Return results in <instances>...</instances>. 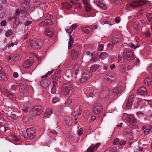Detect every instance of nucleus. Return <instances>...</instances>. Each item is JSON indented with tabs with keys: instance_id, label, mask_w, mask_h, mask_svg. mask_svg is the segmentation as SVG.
Masks as SVG:
<instances>
[{
	"instance_id": "56",
	"label": "nucleus",
	"mask_w": 152,
	"mask_h": 152,
	"mask_svg": "<svg viewBox=\"0 0 152 152\" xmlns=\"http://www.w3.org/2000/svg\"><path fill=\"white\" fill-rule=\"evenodd\" d=\"M127 45L130 48H133L135 47L133 43H129Z\"/></svg>"
},
{
	"instance_id": "38",
	"label": "nucleus",
	"mask_w": 152,
	"mask_h": 152,
	"mask_svg": "<svg viewBox=\"0 0 152 152\" xmlns=\"http://www.w3.org/2000/svg\"><path fill=\"white\" fill-rule=\"evenodd\" d=\"M73 4H77V7L78 8H81V6L80 5L81 3L78 1H72V2Z\"/></svg>"
},
{
	"instance_id": "17",
	"label": "nucleus",
	"mask_w": 152,
	"mask_h": 152,
	"mask_svg": "<svg viewBox=\"0 0 152 152\" xmlns=\"http://www.w3.org/2000/svg\"><path fill=\"white\" fill-rule=\"evenodd\" d=\"M79 52L78 51L75 49H73L71 52L70 55L72 59L75 60L78 57Z\"/></svg>"
},
{
	"instance_id": "63",
	"label": "nucleus",
	"mask_w": 152,
	"mask_h": 152,
	"mask_svg": "<svg viewBox=\"0 0 152 152\" xmlns=\"http://www.w3.org/2000/svg\"><path fill=\"white\" fill-rule=\"evenodd\" d=\"M72 42H71L70 41H69L68 42V48L70 49L72 47Z\"/></svg>"
},
{
	"instance_id": "22",
	"label": "nucleus",
	"mask_w": 152,
	"mask_h": 152,
	"mask_svg": "<svg viewBox=\"0 0 152 152\" xmlns=\"http://www.w3.org/2000/svg\"><path fill=\"white\" fill-rule=\"evenodd\" d=\"M151 82V78L149 77L145 78L144 80V83L145 85H150Z\"/></svg>"
},
{
	"instance_id": "9",
	"label": "nucleus",
	"mask_w": 152,
	"mask_h": 152,
	"mask_svg": "<svg viewBox=\"0 0 152 152\" xmlns=\"http://www.w3.org/2000/svg\"><path fill=\"white\" fill-rule=\"evenodd\" d=\"M26 132L27 138L31 139L34 137L35 131L33 128H29L28 129Z\"/></svg>"
},
{
	"instance_id": "60",
	"label": "nucleus",
	"mask_w": 152,
	"mask_h": 152,
	"mask_svg": "<svg viewBox=\"0 0 152 152\" xmlns=\"http://www.w3.org/2000/svg\"><path fill=\"white\" fill-rule=\"evenodd\" d=\"M126 141H121L119 142V144L120 145H125L126 143Z\"/></svg>"
},
{
	"instance_id": "25",
	"label": "nucleus",
	"mask_w": 152,
	"mask_h": 152,
	"mask_svg": "<svg viewBox=\"0 0 152 152\" xmlns=\"http://www.w3.org/2000/svg\"><path fill=\"white\" fill-rule=\"evenodd\" d=\"M36 42H35L34 40H30L27 42V45L28 47L29 48H32L33 47V44H36Z\"/></svg>"
},
{
	"instance_id": "28",
	"label": "nucleus",
	"mask_w": 152,
	"mask_h": 152,
	"mask_svg": "<svg viewBox=\"0 0 152 152\" xmlns=\"http://www.w3.org/2000/svg\"><path fill=\"white\" fill-rule=\"evenodd\" d=\"M118 42V41H116L115 40V41L114 40V39H112V43H109L108 45V47L110 49H112L114 46V45Z\"/></svg>"
},
{
	"instance_id": "57",
	"label": "nucleus",
	"mask_w": 152,
	"mask_h": 152,
	"mask_svg": "<svg viewBox=\"0 0 152 152\" xmlns=\"http://www.w3.org/2000/svg\"><path fill=\"white\" fill-rule=\"evenodd\" d=\"M83 129L81 128H80L78 131V135L79 136L81 135L83 133Z\"/></svg>"
},
{
	"instance_id": "47",
	"label": "nucleus",
	"mask_w": 152,
	"mask_h": 152,
	"mask_svg": "<svg viewBox=\"0 0 152 152\" xmlns=\"http://www.w3.org/2000/svg\"><path fill=\"white\" fill-rule=\"evenodd\" d=\"M85 7L86 11H89L91 10V6L89 5V4L86 5L85 6Z\"/></svg>"
},
{
	"instance_id": "35",
	"label": "nucleus",
	"mask_w": 152,
	"mask_h": 152,
	"mask_svg": "<svg viewBox=\"0 0 152 152\" xmlns=\"http://www.w3.org/2000/svg\"><path fill=\"white\" fill-rule=\"evenodd\" d=\"M17 18V17L13 16L10 17L9 19V20L11 21L12 22L15 23L16 24V22Z\"/></svg>"
},
{
	"instance_id": "23",
	"label": "nucleus",
	"mask_w": 152,
	"mask_h": 152,
	"mask_svg": "<svg viewBox=\"0 0 152 152\" xmlns=\"http://www.w3.org/2000/svg\"><path fill=\"white\" fill-rule=\"evenodd\" d=\"M62 7L65 9L69 10L72 7V6L69 4L65 2L63 4Z\"/></svg>"
},
{
	"instance_id": "48",
	"label": "nucleus",
	"mask_w": 152,
	"mask_h": 152,
	"mask_svg": "<svg viewBox=\"0 0 152 152\" xmlns=\"http://www.w3.org/2000/svg\"><path fill=\"white\" fill-rule=\"evenodd\" d=\"M51 92L52 94L55 93L56 91V86H53L51 90Z\"/></svg>"
},
{
	"instance_id": "29",
	"label": "nucleus",
	"mask_w": 152,
	"mask_h": 152,
	"mask_svg": "<svg viewBox=\"0 0 152 152\" xmlns=\"http://www.w3.org/2000/svg\"><path fill=\"white\" fill-rule=\"evenodd\" d=\"M99 66L97 65H94L92 66L90 68V70L91 71L94 72L96 71L99 68Z\"/></svg>"
},
{
	"instance_id": "32",
	"label": "nucleus",
	"mask_w": 152,
	"mask_h": 152,
	"mask_svg": "<svg viewBox=\"0 0 152 152\" xmlns=\"http://www.w3.org/2000/svg\"><path fill=\"white\" fill-rule=\"evenodd\" d=\"M80 68V66L78 65H76L75 66L74 68V71L75 72V74L76 75H77L79 73V69Z\"/></svg>"
},
{
	"instance_id": "11",
	"label": "nucleus",
	"mask_w": 152,
	"mask_h": 152,
	"mask_svg": "<svg viewBox=\"0 0 152 152\" xmlns=\"http://www.w3.org/2000/svg\"><path fill=\"white\" fill-rule=\"evenodd\" d=\"M102 109V107L99 104H95L93 107V112L96 114H98L101 113Z\"/></svg>"
},
{
	"instance_id": "31",
	"label": "nucleus",
	"mask_w": 152,
	"mask_h": 152,
	"mask_svg": "<svg viewBox=\"0 0 152 152\" xmlns=\"http://www.w3.org/2000/svg\"><path fill=\"white\" fill-rule=\"evenodd\" d=\"M94 145L93 144H91L88 148L87 152H93L94 150Z\"/></svg>"
},
{
	"instance_id": "44",
	"label": "nucleus",
	"mask_w": 152,
	"mask_h": 152,
	"mask_svg": "<svg viewBox=\"0 0 152 152\" xmlns=\"http://www.w3.org/2000/svg\"><path fill=\"white\" fill-rule=\"evenodd\" d=\"M104 152H115L114 149L112 148H109L107 149Z\"/></svg>"
},
{
	"instance_id": "43",
	"label": "nucleus",
	"mask_w": 152,
	"mask_h": 152,
	"mask_svg": "<svg viewBox=\"0 0 152 152\" xmlns=\"http://www.w3.org/2000/svg\"><path fill=\"white\" fill-rule=\"evenodd\" d=\"M107 55V53L105 52H102L101 53L100 55H99V57L100 58H103L105 57Z\"/></svg>"
},
{
	"instance_id": "24",
	"label": "nucleus",
	"mask_w": 152,
	"mask_h": 152,
	"mask_svg": "<svg viewBox=\"0 0 152 152\" xmlns=\"http://www.w3.org/2000/svg\"><path fill=\"white\" fill-rule=\"evenodd\" d=\"M21 58V57L19 54H15L12 57V59L15 61H17L20 60Z\"/></svg>"
},
{
	"instance_id": "34",
	"label": "nucleus",
	"mask_w": 152,
	"mask_h": 152,
	"mask_svg": "<svg viewBox=\"0 0 152 152\" xmlns=\"http://www.w3.org/2000/svg\"><path fill=\"white\" fill-rule=\"evenodd\" d=\"M79 110L78 112H75V115H80L81 113L82 109V107L81 105H80L79 107Z\"/></svg>"
},
{
	"instance_id": "46",
	"label": "nucleus",
	"mask_w": 152,
	"mask_h": 152,
	"mask_svg": "<svg viewBox=\"0 0 152 152\" xmlns=\"http://www.w3.org/2000/svg\"><path fill=\"white\" fill-rule=\"evenodd\" d=\"M119 142V140L118 139V138H116L115 139L113 140V143L114 145H116Z\"/></svg>"
},
{
	"instance_id": "30",
	"label": "nucleus",
	"mask_w": 152,
	"mask_h": 152,
	"mask_svg": "<svg viewBox=\"0 0 152 152\" xmlns=\"http://www.w3.org/2000/svg\"><path fill=\"white\" fill-rule=\"evenodd\" d=\"M90 28L91 27H85L81 28V29L83 31L88 34L90 32V31L89 29H90Z\"/></svg>"
},
{
	"instance_id": "4",
	"label": "nucleus",
	"mask_w": 152,
	"mask_h": 152,
	"mask_svg": "<svg viewBox=\"0 0 152 152\" xmlns=\"http://www.w3.org/2000/svg\"><path fill=\"white\" fill-rule=\"evenodd\" d=\"M122 57L124 59H126L128 60H132L134 58L132 52L127 50H125L123 52Z\"/></svg>"
},
{
	"instance_id": "14",
	"label": "nucleus",
	"mask_w": 152,
	"mask_h": 152,
	"mask_svg": "<svg viewBox=\"0 0 152 152\" xmlns=\"http://www.w3.org/2000/svg\"><path fill=\"white\" fill-rule=\"evenodd\" d=\"M35 40V42H36V44H33V47L32 48L35 49H39L41 47L42 45V43L41 40L37 39Z\"/></svg>"
},
{
	"instance_id": "58",
	"label": "nucleus",
	"mask_w": 152,
	"mask_h": 152,
	"mask_svg": "<svg viewBox=\"0 0 152 152\" xmlns=\"http://www.w3.org/2000/svg\"><path fill=\"white\" fill-rule=\"evenodd\" d=\"M6 24V22L5 20H3L1 23V25L2 26H4Z\"/></svg>"
},
{
	"instance_id": "53",
	"label": "nucleus",
	"mask_w": 152,
	"mask_h": 152,
	"mask_svg": "<svg viewBox=\"0 0 152 152\" xmlns=\"http://www.w3.org/2000/svg\"><path fill=\"white\" fill-rule=\"evenodd\" d=\"M103 48V45L102 44H100L99 45L97 49L98 50H102Z\"/></svg>"
},
{
	"instance_id": "39",
	"label": "nucleus",
	"mask_w": 152,
	"mask_h": 152,
	"mask_svg": "<svg viewBox=\"0 0 152 152\" xmlns=\"http://www.w3.org/2000/svg\"><path fill=\"white\" fill-rule=\"evenodd\" d=\"M18 87L16 85H13L12 86L10 90L11 91H15L17 89Z\"/></svg>"
},
{
	"instance_id": "33",
	"label": "nucleus",
	"mask_w": 152,
	"mask_h": 152,
	"mask_svg": "<svg viewBox=\"0 0 152 152\" xmlns=\"http://www.w3.org/2000/svg\"><path fill=\"white\" fill-rule=\"evenodd\" d=\"M146 17L148 20L150 22L152 20V13H147L146 14Z\"/></svg>"
},
{
	"instance_id": "55",
	"label": "nucleus",
	"mask_w": 152,
	"mask_h": 152,
	"mask_svg": "<svg viewBox=\"0 0 152 152\" xmlns=\"http://www.w3.org/2000/svg\"><path fill=\"white\" fill-rule=\"evenodd\" d=\"M32 23V21H31L28 20L25 23V25L26 26H28L30 24Z\"/></svg>"
},
{
	"instance_id": "5",
	"label": "nucleus",
	"mask_w": 152,
	"mask_h": 152,
	"mask_svg": "<svg viewBox=\"0 0 152 152\" xmlns=\"http://www.w3.org/2000/svg\"><path fill=\"white\" fill-rule=\"evenodd\" d=\"M42 112V107L40 105L34 107L31 109V113L34 115H39Z\"/></svg>"
},
{
	"instance_id": "49",
	"label": "nucleus",
	"mask_w": 152,
	"mask_h": 152,
	"mask_svg": "<svg viewBox=\"0 0 152 152\" xmlns=\"http://www.w3.org/2000/svg\"><path fill=\"white\" fill-rule=\"evenodd\" d=\"M72 100L71 99L68 98L65 102V104H68L71 103Z\"/></svg>"
},
{
	"instance_id": "59",
	"label": "nucleus",
	"mask_w": 152,
	"mask_h": 152,
	"mask_svg": "<svg viewBox=\"0 0 152 152\" xmlns=\"http://www.w3.org/2000/svg\"><path fill=\"white\" fill-rule=\"evenodd\" d=\"M34 56L37 58V59L38 60H40L41 59V57H40L38 55L36 54H35L34 53Z\"/></svg>"
},
{
	"instance_id": "62",
	"label": "nucleus",
	"mask_w": 152,
	"mask_h": 152,
	"mask_svg": "<svg viewBox=\"0 0 152 152\" xmlns=\"http://www.w3.org/2000/svg\"><path fill=\"white\" fill-rule=\"evenodd\" d=\"M13 140L16 141H18L19 140V139L16 136H14L13 137Z\"/></svg>"
},
{
	"instance_id": "54",
	"label": "nucleus",
	"mask_w": 152,
	"mask_h": 152,
	"mask_svg": "<svg viewBox=\"0 0 152 152\" xmlns=\"http://www.w3.org/2000/svg\"><path fill=\"white\" fill-rule=\"evenodd\" d=\"M134 97V95H131L129 97L128 100L129 101H131L132 102Z\"/></svg>"
},
{
	"instance_id": "37",
	"label": "nucleus",
	"mask_w": 152,
	"mask_h": 152,
	"mask_svg": "<svg viewBox=\"0 0 152 152\" xmlns=\"http://www.w3.org/2000/svg\"><path fill=\"white\" fill-rule=\"evenodd\" d=\"M132 104V102L127 100L126 102V107L129 108Z\"/></svg>"
},
{
	"instance_id": "18",
	"label": "nucleus",
	"mask_w": 152,
	"mask_h": 152,
	"mask_svg": "<svg viewBox=\"0 0 152 152\" xmlns=\"http://www.w3.org/2000/svg\"><path fill=\"white\" fill-rule=\"evenodd\" d=\"M94 2L96 3L98 7L102 9L106 10L107 9L106 6L99 0H94Z\"/></svg>"
},
{
	"instance_id": "15",
	"label": "nucleus",
	"mask_w": 152,
	"mask_h": 152,
	"mask_svg": "<svg viewBox=\"0 0 152 152\" xmlns=\"http://www.w3.org/2000/svg\"><path fill=\"white\" fill-rule=\"evenodd\" d=\"M124 135L129 139H131L132 137V131L129 129H125L124 132Z\"/></svg>"
},
{
	"instance_id": "2",
	"label": "nucleus",
	"mask_w": 152,
	"mask_h": 152,
	"mask_svg": "<svg viewBox=\"0 0 152 152\" xmlns=\"http://www.w3.org/2000/svg\"><path fill=\"white\" fill-rule=\"evenodd\" d=\"M74 91V89L69 84H64L62 86V92L65 95L71 94Z\"/></svg>"
},
{
	"instance_id": "10",
	"label": "nucleus",
	"mask_w": 152,
	"mask_h": 152,
	"mask_svg": "<svg viewBox=\"0 0 152 152\" xmlns=\"http://www.w3.org/2000/svg\"><path fill=\"white\" fill-rule=\"evenodd\" d=\"M91 73L89 72H85L80 80V82L82 83L85 82L91 77Z\"/></svg>"
},
{
	"instance_id": "64",
	"label": "nucleus",
	"mask_w": 152,
	"mask_h": 152,
	"mask_svg": "<svg viewBox=\"0 0 152 152\" xmlns=\"http://www.w3.org/2000/svg\"><path fill=\"white\" fill-rule=\"evenodd\" d=\"M115 20L116 23H118L120 22V19L119 18L117 17L115 18Z\"/></svg>"
},
{
	"instance_id": "27",
	"label": "nucleus",
	"mask_w": 152,
	"mask_h": 152,
	"mask_svg": "<svg viewBox=\"0 0 152 152\" xmlns=\"http://www.w3.org/2000/svg\"><path fill=\"white\" fill-rule=\"evenodd\" d=\"M52 113V109H48L44 114V116L46 117Z\"/></svg>"
},
{
	"instance_id": "61",
	"label": "nucleus",
	"mask_w": 152,
	"mask_h": 152,
	"mask_svg": "<svg viewBox=\"0 0 152 152\" xmlns=\"http://www.w3.org/2000/svg\"><path fill=\"white\" fill-rule=\"evenodd\" d=\"M50 132L55 135H56L57 134V133L54 130L50 131Z\"/></svg>"
},
{
	"instance_id": "40",
	"label": "nucleus",
	"mask_w": 152,
	"mask_h": 152,
	"mask_svg": "<svg viewBox=\"0 0 152 152\" xmlns=\"http://www.w3.org/2000/svg\"><path fill=\"white\" fill-rule=\"evenodd\" d=\"M87 94H88L89 96L90 97H93L94 96H96V94H97H97H96V93H92L91 92H90L89 93H88L87 92H86V93Z\"/></svg>"
},
{
	"instance_id": "19",
	"label": "nucleus",
	"mask_w": 152,
	"mask_h": 152,
	"mask_svg": "<svg viewBox=\"0 0 152 152\" xmlns=\"http://www.w3.org/2000/svg\"><path fill=\"white\" fill-rule=\"evenodd\" d=\"M137 92L139 94L142 95H147V91L146 88L144 87L140 88L137 89Z\"/></svg>"
},
{
	"instance_id": "20",
	"label": "nucleus",
	"mask_w": 152,
	"mask_h": 152,
	"mask_svg": "<svg viewBox=\"0 0 152 152\" xmlns=\"http://www.w3.org/2000/svg\"><path fill=\"white\" fill-rule=\"evenodd\" d=\"M8 78V76L6 73L1 70L0 71V80H6Z\"/></svg>"
},
{
	"instance_id": "21",
	"label": "nucleus",
	"mask_w": 152,
	"mask_h": 152,
	"mask_svg": "<svg viewBox=\"0 0 152 152\" xmlns=\"http://www.w3.org/2000/svg\"><path fill=\"white\" fill-rule=\"evenodd\" d=\"M44 33L45 35L49 37H52L53 35V31L48 28H46Z\"/></svg>"
},
{
	"instance_id": "7",
	"label": "nucleus",
	"mask_w": 152,
	"mask_h": 152,
	"mask_svg": "<svg viewBox=\"0 0 152 152\" xmlns=\"http://www.w3.org/2000/svg\"><path fill=\"white\" fill-rule=\"evenodd\" d=\"M123 90V88L122 86L115 88L113 89V92H111V97H112V98H116V95L122 92Z\"/></svg>"
},
{
	"instance_id": "12",
	"label": "nucleus",
	"mask_w": 152,
	"mask_h": 152,
	"mask_svg": "<svg viewBox=\"0 0 152 152\" xmlns=\"http://www.w3.org/2000/svg\"><path fill=\"white\" fill-rule=\"evenodd\" d=\"M34 62L33 59L32 58H29L23 64V68L25 69H28L32 65Z\"/></svg>"
},
{
	"instance_id": "36",
	"label": "nucleus",
	"mask_w": 152,
	"mask_h": 152,
	"mask_svg": "<svg viewBox=\"0 0 152 152\" xmlns=\"http://www.w3.org/2000/svg\"><path fill=\"white\" fill-rule=\"evenodd\" d=\"M53 72V70H51V71H48L47 74L45 75H44L43 76H42V78H44L45 77H48Z\"/></svg>"
},
{
	"instance_id": "51",
	"label": "nucleus",
	"mask_w": 152,
	"mask_h": 152,
	"mask_svg": "<svg viewBox=\"0 0 152 152\" xmlns=\"http://www.w3.org/2000/svg\"><path fill=\"white\" fill-rule=\"evenodd\" d=\"M59 100V98L57 97H55L52 99V102L53 103H56Z\"/></svg>"
},
{
	"instance_id": "13",
	"label": "nucleus",
	"mask_w": 152,
	"mask_h": 152,
	"mask_svg": "<svg viewBox=\"0 0 152 152\" xmlns=\"http://www.w3.org/2000/svg\"><path fill=\"white\" fill-rule=\"evenodd\" d=\"M53 24V22L50 19H47L44 21H42L39 24L41 27L50 26Z\"/></svg>"
},
{
	"instance_id": "26",
	"label": "nucleus",
	"mask_w": 152,
	"mask_h": 152,
	"mask_svg": "<svg viewBox=\"0 0 152 152\" xmlns=\"http://www.w3.org/2000/svg\"><path fill=\"white\" fill-rule=\"evenodd\" d=\"M5 94L9 98L12 99L14 97V95L10 92H9L8 91L5 90Z\"/></svg>"
},
{
	"instance_id": "8",
	"label": "nucleus",
	"mask_w": 152,
	"mask_h": 152,
	"mask_svg": "<svg viewBox=\"0 0 152 152\" xmlns=\"http://www.w3.org/2000/svg\"><path fill=\"white\" fill-rule=\"evenodd\" d=\"M126 121L129 123L135 124L136 122V120L131 115H128L126 116ZM132 126V128H136L138 127V126L137 125H134L133 124Z\"/></svg>"
},
{
	"instance_id": "41",
	"label": "nucleus",
	"mask_w": 152,
	"mask_h": 152,
	"mask_svg": "<svg viewBox=\"0 0 152 152\" xmlns=\"http://www.w3.org/2000/svg\"><path fill=\"white\" fill-rule=\"evenodd\" d=\"M12 31L10 30H8L7 31L6 33V36L7 37H9L12 34Z\"/></svg>"
},
{
	"instance_id": "45",
	"label": "nucleus",
	"mask_w": 152,
	"mask_h": 152,
	"mask_svg": "<svg viewBox=\"0 0 152 152\" xmlns=\"http://www.w3.org/2000/svg\"><path fill=\"white\" fill-rule=\"evenodd\" d=\"M143 34L145 35L147 37H148V36H150L151 35V33L149 32V31L148 30H146L143 33Z\"/></svg>"
},
{
	"instance_id": "42",
	"label": "nucleus",
	"mask_w": 152,
	"mask_h": 152,
	"mask_svg": "<svg viewBox=\"0 0 152 152\" xmlns=\"http://www.w3.org/2000/svg\"><path fill=\"white\" fill-rule=\"evenodd\" d=\"M98 57L96 55V56H93L92 57V58L91 59V61H93V62H94L95 61H96L98 59Z\"/></svg>"
},
{
	"instance_id": "52",
	"label": "nucleus",
	"mask_w": 152,
	"mask_h": 152,
	"mask_svg": "<svg viewBox=\"0 0 152 152\" xmlns=\"http://www.w3.org/2000/svg\"><path fill=\"white\" fill-rule=\"evenodd\" d=\"M16 115L15 114H12L10 115V116L8 117V118L10 120V118H16Z\"/></svg>"
},
{
	"instance_id": "50",
	"label": "nucleus",
	"mask_w": 152,
	"mask_h": 152,
	"mask_svg": "<svg viewBox=\"0 0 152 152\" xmlns=\"http://www.w3.org/2000/svg\"><path fill=\"white\" fill-rule=\"evenodd\" d=\"M77 26L75 24H73L71 26V31H72L74 30L75 29Z\"/></svg>"
},
{
	"instance_id": "16",
	"label": "nucleus",
	"mask_w": 152,
	"mask_h": 152,
	"mask_svg": "<svg viewBox=\"0 0 152 152\" xmlns=\"http://www.w3.org/2000/svg\"><path fill=\"white\" fill-rule=\"evenodd\" d=\"M60 70H57L55 72L53 75L51 76V78L55 80H57L61 78Z\"/></svg>"
},
{
	"instance_id": "3",
	"label": "nucleus",
	"mask_w": 152,
	"mask_h": 152,
	"mask_svg": "<svg viewBox=\"0 0 152 152\" xmlns=\"http://www.w3.org/2000/svg\"><path fill=\"white\" fill-rule=\"evenodd\" d=\"M148 1L145 0L135 1L130 4V6L133 7H138L146 4Z\"/></svg>"
},
{
	"instance_id": "6",
	"label": "nucleus",
	"mask_w": 152,
	"mask_h": 152,
	"mask_svg": "<svg viewBox=\"0 0 152 152\" xmlns=\"http://www.w3.org/2000/svg\"><path fill=\"white\" fill-rule=\"evenodd\" d=\"M28 88L26 85H23L20 86L19 94L21 96H25L27 95Z\"/></svg>"
},
{
	"instance_id": "1",
	"label": "nucleus",
	"mask_w": 152,
	"mask_h": 152,
	"mask_svg": "<svg viewBox=\"0 0 152 152\" xmlns=\"http://www.w3.org/2000/svg\"><path fill=\"white\" fill-rule=\"evenodd\" d=\"M111 91H110L107 88H105L101 90H98L97 94L101 98L106 99L107 98L111 99L112 98L111 96Z\"/></svg>"
}]
</instances>
